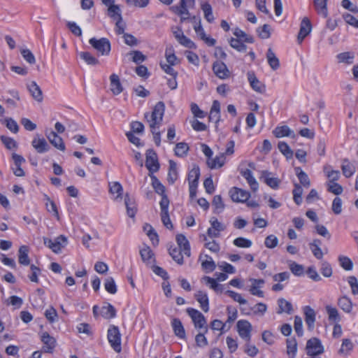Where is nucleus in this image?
Returning a JSON list of instances; mask_svg holds the SVG:
<instances>
[{"mask_svg":"<svg viewBox=\"0 0 358 358\" xmlns=\"http://www.w3.org/2000/svg\"><path fill=\"white\" fill-rule=\"evenodd\" d=\"M278 148L280 152L287 159H292L293 157L294 152L289 148L288 144L284 141H280L278 145Z\"/></svg>","mask_w":358,"mask_h":358,"instance_id":"nucleus-39","label":"nucleus"},{"mask_svg":"<svg viewBox=\"0 0 358 358\" xmlns=\"http://www.w3.org/2000/svg\"><path fill=\"white\" fill-rule=\"evenodd\" d=\"M339 62L350 64L353 62L354 55L349 52H342L337 55Z\"/></svg>","mask_w":358,"mask_h":358,"instance_id":"nucleus-52","label":"nucleus"},{"mask_svg":"<svg viewBox=\"0 0 358 358\" xmlns=\"http://www.w3.org/2000/svg\"><path fill=\"white\" fill-rule=\"evenodd\" d=\"M32 146L38 153H44L48 152L50 147L43 138H34L31 142Z\"/></svg>","mask_w":358,"mask_h":358,"instance_id":"nucleus-16","label":"nucleus"},{"mask_svg":"<svg viewBox=\"0 0 358 358\" xmlns=\"http://www.w3.org/2000/svg\"><path fill=\"white\" fill-rule=\"evenodd\" d=\"M164 110V103L162 101L157 103L150 115L151 119L150 120H148V122H150V129H155L156 127L158 128L159 127L163 120Z\"/></svg>","mask_w":358,"mask_h":358,"instance_id":"nucleus-2","label":"nucleus"},{"mask_svg":"<svg viewBox=\"0 0 358 358\" xmlns=\"http://www.w3.org/2000/svg\"><path fill=\"white\" fill-rule=\"evenodd\" d=\"M213 71L215 74L221 79H225L229 76V71L226 64L220 61L213 63Z\"/></svg>","mask_w":358,"mask_h":358,"instance_id":"nucleus-11","label":"nucleus"},{"mask_svg":"<svg viewBox=\"0 0 358 358\" xmlns=\"http://www.w3.org/2000/svg\"><path fill=\"white\" fill-rule=\"evenodd\" d=\"M120 12V8L117 5H115L113 3L108 6V14L110 17L115 20L119 19V17L121 16Z\"/></svg>","mask_w":358,"mask_h":358,"instance_id":"nucleus-53","label":"nucleus"},{"mask_svg":"<svg viewBox=\"0 0 358 358\" xmlns=\"http://www.w3.org/2000/svg\"><path fill=\"white\" fill-rule=\"evenodd\" d=\"M201 10L203 12L205 19L210 23H212L215 18L213 14V9L210 4L208 2L201 4Z\"/></svg>","mask_w":358,"mask_h":358,"instance_id":"nucleus-36","label":"nucleus"},{"mask_svg":"<svg viewBox=\"0 0 358 358\" xmlns=\"http://www.w3.org/2000/svg\"><path fill=\"white\" fill-rule=\"evenodd\" d=\"M43 243L45 246L50 248L53 252L58 254L67 244V238L64 235L59 236L55 240L44 237Z\"/></svg>","mask_w":358,"mask_h":358,"instance_id":"nucleus-4","label":"nucleus"},{"mask_svg":"<svg viewBox=\"0 0 358 358\" xmlns=\"http://www.w3.org/2000/svg\"><path fill=\"white\" fill-rule=\"evenodd\" d=\"M169 255L171 256L173 259L176 261L178 264L182 265L183 264V257L182 255V251L178 248L171 247L169 249Z\"/></svg>","mask_w":358,"mask_h":358,"instance_id":"nucleus-42","label":"nucleus"},{"mask_svg":"<svg viewBox=\"0 0 358 358\" xmlns=\"http://www.w3.org/2000/svg\"><path fill=\"white\" fill-rule=\"evenodd\" d=\"M176 241L180 248L178 249L182 250L184 255L189 257L191 254L190 246L186 237L183 234H178L176 236Z\"/></svg>","mask_w":358,"mask_h":358,"instance_id":"nucleus-18","label":"nucleus"},{"mask_svg":"<svg viewBox=\"0 0 358 358\" xmlns=\"http://www.w3.org/2000/svg\"><path fill=\"white\" fill-rule=\"evenodd\" d=\"M278 304L279 309L277 311L278 313H282L283 312H285L288 314H290L292 311V305L290 302L285 300V299H279L278 300Z\"/></svg>","mask_w":358,"mask_h":358,"instance_id":"nucleus-35","label":"nucleus"},{"mask_svg":"<svg viewBox=\"0 0 358 358\" xmlns=\"http://www.w3.org/2000/svg\"><path fill=\"white\" fill-rule=\"evenodd\" d=\"M106 290L110 294H115L117 292V287L112 277H108L104 282Z\"/></svg>","mask_w":358,"mask_h":358,"instance_id":"nucleus-51","label":"nucleus"},{"mask_svg":"<svg viewBox=\"0 0 358 358\" xmlns=\"http://www.w3.org/2000/svg\"><path fill=\"white\" fill-rule=\"evenodd\" d=\"M234 35L239 38L241 41L248 43H253L254 38L252 36L247 34L245 31H242L239 28H236L234 31Z\"/></svg>","mask_w":358,"mask_h":358,"instance_id":"nucleus-37","label":"nucleus"},{"mask_svg":"<svg viewBox=\"0 0 358 358\" xmlns=\"http://www.w3.org/2000/svg\"><path fill=\"white\" fill-rule=\"evenodd\" d=\"M45 316L50 323L56 322L58 318L57 310L53 307H50L45 310Z\"/></svg>","mask_w":358,"mask_h":358,"instance_id":"nucleus-58","label":"nucleus"},{"mask_svg":"<svg viewBox=\"0 0 358 358\" xmlns=\"http://www.w3.org/2000/svg\"><path fill=\"white\" fill-rule=\"evenodd\" d=\"M320 272L326 278L331 277L333 273L332 268L327 262H322L321 263Z\"/></svg>","mask_w":358,"mask_h":358,"instance_id":"nucleus-60","label":"nucleus"},{"mask_svg":"<svg viewBox=\"0 0 358 358\" xmlns=\"http://www.w3.org/2000/svg\"><path fill=\"white\" fill-rule=\"evenodd\" d=\"M41 341L44 344V346L43 347V352L48 353L52 352L56 344L55 339L50 336L48 332H44L42 334Z\"/></svg>","mask_w":358,"mask_h":358,"instance_id":"nucleus-13","label":"nucleus"},{"mask_svg":"<svg viewBox=\"0 0 358 358\" xmlns=\"http://www.w3.org/2000/svg\"><path fill=\"white\" fill-rule=\"evenodd\" d=\"M231 199L235 202L243 203L250 196V192L238 187H233L229 191Z\"/></svg>","mask_w":358,"mask_h":358,"instance_id":"nucleus-10","label":"nucleus"},{"mask_svg":"<svg viewBox=\"0 0 358 358\" xmlns=\"http://www.w3.org/2000/svg\"><path fill=\"white\" fill-rule=\"evenodd\" d=\"M80 57L89 65H96L99 63V60L89 52H81Z\"/></svg>","mask_w":358,"mask_h":358,"instance_id":"nucleus-47","label":"nucleus"},{"mask_svg":"<svg viewBox=\"0 0 358 358\" xmlns=\"http://www.w3.org/2000/svg\"><path fill=\"white\" fill-rule=\"evenodd\" d=\"M144 231L147 232V235L150 238V241L152 242L153 245H157L159 243L158 235L152 228V227L150 224H146L144 227Z\"/></svg>","mask_w":358,"mask_h":358,"instance_id":"nucleus-44","label":"nucleus"},{"mask_svg":"<svg viewBox=\"0 0 358 358\" xmlns=\"http://www.w3.org/2000/svg\"><path fill=\"white\" fill-rule=\"evenodd\" d=\"M306 350L307 355L310 356H317L324 352L321 341L317 338H312L307 341Z\"/></svg>","mask_w":358,"mask_h":358,"instance_id":"nucleus-6","label":"nucleus"},{"mask_svg":"<svg viewBox=\"0 0 358 358\" xmlns=\"http://www.w3.org/2000/svg\"><path fill=\"white\" fill-rule=\"evenodd\" d=\"M189 149V146L186 143H178L176 145L175 155L179 157H183L187 155Z\"/></svg>","mask_w":358,"mask_h":358,"instance_id":"nucleus-45","label":"nucleus"},{"mask_svg":"<svg viewBox=\"0 0 358 358\" xmlns=\"http://www.w3.org/2000/svg\"><path fill=\"white\" fill-rule=\"evenodd\" d=\"M165 57L167 62L170 65H176L177 57L174 53V50L172 48H166L165 52Z\"/></svg>","mask_w":358,"mask_h":358,"instance_id":"nucleus-62","label":"nucleus"},{"mask_svg":"<svg viewBox=\"0 0 358 358\" xmlns=\"http://www.w3.org/2000/svg\"><path fill=\"white\" fill-rule=\"evenodd\" d=\"M195 298L200 303L201 309L206 313L208 312L209 310V302L206 293L199 291L195 294Z\"/></svg>","mask_w":358,"mask_h":358,"instance_id":"nucleus-25","label":"nucleus"},{"mask_svg":"<svg viewBox=\"0 0 358 358\" xmlns=\"http://www.w3.org/2000/svg\"><path fill=\"white\" fill-rule=\"evenodd\" d=\"M225 156L224 153L216 156L210 162H208V165L210 169H215L217 167H222L225 163Z\"/></svg>","mask_w":358,"mask_h":358,"instance_id":"nucleus-41","label":"nucleus"},{"mask_svg":"<svg viewBox=\"0 0 358 358\" xmlns=\"http://www.w3.org/2000/svg\"><path fill=\"white\" fill-rule=\"evenodd\" d=\"M343 174L346 178L351 177L356 171L355 166L348 159H344L341 165Z\"/></svg>","mask_w":358,"mask_h":358,"instance_id":"nucleus-30","label":"nucleus"},{"mask_svg":"<svg viewBox=\"0 0 358 358\" xmlns=\"http://www.w3.org/2000/svg\"><path fill=\"white\" fill-rule=\"evenodd\" d=\"M305 315V321L309 330L314 329V324L315 322V312L310 306H306L303 308Z\"/></svg>","mask_w":358,"mask_h":358,"instance_id":"nucleus-17","label":"nucleus"},{"mask_svg":"<svg viewBox=\"0 0 358 358\" xmlns=\"http://www.w3.org/2000/svg\"><path fill=\"white\" fill-rule=\"evenodd\" d=\"M338 261L340 263L341 266L346 270V271H351L353 268V263L352 260L345 256H339L338 257Z\"/></svg>","mask_w":358,"mask_h":358,"instance_id":"nucleus-50","label":"nucleus"},{"mask_svg":"<svg viewBox=\"0 0 358 358\" xmlns=\"http://www.w3.org/2000/svg\"><path fill=\"white\" fill-rule=\"evenodd\" d=\"M268 64L273 70H277L280 67V61L271 48H268L266 52Z\"/></svg>","mask_w":358,"mask_h":358,"instance_id":"nucleus-28","label":"nucleus"},{"mask_svg":"<svg viewBox=\"0 0 358 358\" xmlns=\"http://www.w3.org/2000/svg\"><path fill=\"white\" fill-rule=\"evenodd\" d=\"M297 351V343L295 338L287 339V353L291 358H294Z\"/></svg>","mask_w":358,"mask_h":358,"instance_id":"nucleus-38","label":"nucleus"},{"mask_svg":"<svg viewBox=\"0 0 358 358\" xmlns=\"http://www.w3.org/2000/svg\"><path fill=\"white\" fill-rule=\"evenodd\" d=\"M27 88L31 93L32 97L38 102L43 101V94L40 87L35 81H31L28 85Z\"/></svg>","mask_w":358,"mask_h":358,"instance_id":"nucleus-20","label":"nucleus"},{"mask_svg":"<svg viewBox=\"0 0 358 358\" xmlns=\"http://www.w3.org/2000/svg\"><path fill=\"white\" fill-rule=\"evenodd\" d=\"M348 282L350 285L352 290V294L354 295L358 294V280L354 275L348 278Z\"/></svg>","mask_w":358,"mask_h":358,"instance_id":"nucleus-64","label":"nucleus"},{"mask_svg":"<svg viewBox=\"0 0 358 358\" xmlns=\"http://www.w3.org/2000/svg\"><path fill=\"white\" fill-rule=\"evenodd\" d=\"M338 306L345 313H350L352 309V302L348 296H342L338 299Z\"/></svg>","mask_w":358,"mask_h":358,"instance_id":"nucleus-33","label":"nucleus"},{"mask_svg":"<svg viewBox=\"0 0 358 358\" xmlns=\"http://www.w3.org/2000/svg\"><path fill=\"white\" fill-rule=\"evenodd\" d=\"M213 206L215 207V213H220L224 208V204L220 195H215L213 199Z\"/></svg>","mask_w":358,"mask_h":358,"instance_id":"nucleus-48","label":"nucleus"},{"mask_svg":"<svg viewBox=\"0 0 358 358\" xmlns=\"http://www.w3.org/2000/svg\"><path fill=\"white\" fill-rule=\"evenodd\" d=\"M107 338L112 348L116 352H120L121 347V334L119 328L115 325H110L108 329Z\"/></svg>","mask_w":358,"mask_h":358,"instance_id":"nucleus-1","label":"nucleus"},{"mask_svg":"<svg viewBox=\"0 0 358 358\" xmlns=\"http://www.w3.org/2000/svg\"><path fill=\"white\" fill-rule=\"evenodd\" d=\"M89 43L101 55L106 56L110 54L111 46L108 38H101L99 39H96V38H92L90 39Z\"/></svg>","mask_w":358,"mask_h":358,"instance_id":"nucleus-3","label":"nucleus"},{"mask_svg":"<svg viewBox=\"0 0 358 358\" xmlns=\"http://www.w3.org/2000/svg\"><path fill=\"white\" fill-rule=\"evenodd\" d=\"M101 315L106 319L113 318L116 316V310L113 306L109 303H106V305L101 308Z\"/></svg>","mask_w":358,"mask_h":358,"instance_id":"nucleus-34","label":"nucleus"},{"mask_svg":"<svg viewBox=\"0 0 358 358\" xmlns=\"http://www.w3.org/2000/svg\"><path fill=\"white\" fill-rule=\"evenodd\" d=\"M273 134L276 138L290 136L292 138H295L296 137L294 131L290 129L289 127L287 125L275 127L273 131Z\"/></svg>","mask_w":358,"mask_h":358,"instance_id":"nucleus-15","label":"nucleus"},{"mask_svg":"<svg viewBox=\"0 0 358 358\" xmlns=\"http://www.w3.org/2000/svg\"><path fill=\"white\" fill-rule=\"evenodd\" d=\"M45 199L47 201L45 203L47 210L49 212L52 211L54 215L57 217V219H59V213L55 203L46 194H45Z\"/></svg>","mask_w":358,"mask_h":358,"instance_id":"nucleus-56","label":"nucleus"},{"mask_svg":"<svg viewBox=\"0 0 358 358\" xmlns=\"http://www.w3.org/2000/svg\"><path fill=\"white\" fill-rule=\"evenodd\" d=\"M152 179V185L155 190V192L162 195L166 194H165V187L161 183V182L157 179V178L155 176L152 175L151 176Z\"/></svg>","mask_w":358,"mask_h":358,"instance_id":"nucleus-46","label":"nucleus"},{"mask_svg":"<svg viewBox=\"0 0 358 358\" xmlns=\"http://www.w3.org/2000/svg\"><path fill=\"white\" fill-rule=\"evenodd\" d=\"M110 90L113 94L115 95L120 94L122 90L123 87L120 81V78L117 75L113 73L110 76Z\"/></svg>","mask_w":358,"mask_h":358,"instance_id":"nucleus-22","label":"nucleus"},{"mask_svg":"<svg viewBox=\"0 0 358 358\" xmlns=\"http://www.w3.org/2000/svg\"><path fill=\"white\" fill-rule=\"evenodd\" d=\"M327 1L328 0H313L315 8L317 13L324 17H327Z\"/></svg>","mask_w":358,"mask_h":358,"instance_id":"nucleus-26","label":"nucleus"},{"mask_svg":"<svg viewBox=\"0 0 358 358\" xmlns=\"http://www.w3.org/2000/svg\"><path fill=\"white\" fill-rule=\"evenodd\" d=\"M141 259L147 265L152 264L155 262L154 253L150 247H146L140 250Z\"/></svg>","mask_w":358,"mask_h":358,"instance_id":"nucleus-27","label":"nucleus"},{"mask_svg":"<svg viewBox=\"0 0 358 358\" xmlns=\"http://www.w3.org/2000/svg\"><path fill=\"white\" fill-rule=\"evenodd\" d=\"M171 326L176 336L184 338L185 331L181 321L178 318H174L171 321Z\"/></svg>","mask_w":358,"mask_h":358,"instance_id":"nucleus-24","label":"nucleus"},{"mask_svg":"<svg viewBox=\"0 0 358 358\" xmlns=\"http://www.w3.org/2000/svg\"><path fill=\"white\" fill-rule=\"evenodd\" d=\"M242 176L247 180L253 192L257 190L259 184L256 179L254 178L252 171L250 169H245L241 171Z\"/></svg>","mask_w":358,"mask_h":358,"instance_id":"nucleus-21","label":"nucleus"},{"mask_svg":"<svg viewBox=\"0 0 358 358\" xmlns=\"http://www.w3.org/2000/svg\"><path fill=\"white\" fill-rule=\"evenodd\" d=\"M311 30L312 24L310 20L307 17H303L301 22L300 29L297 36V41L299 44L310 33Z\"/></svg>","mask_w":358,"mask_h":358,"instance_id":"nucleus-9","label":"nucleus"},{"mask_svg":"<svg viewBox=\"0 0 358 358\" xmlns=\"http://www.w3.org/2000/svg\"><path fill=\"white\" fill-rule=\"evenodd\" d=\"M109 191L111 194H117V198L120 197L122 194V187L118 182H113L112 183H109Z\"/></svg>","mask_w":358,"mask_h":358,"instance_id":"nucleus-57","label":"nucleus"},{"mask_svg":"<svg viewBox=\"0 0 358 358\" xmlns=\"http://www.w3.org/2000/svg\"><path fill=\"white\" fill-rule=\"evenodd\" d=\"M326 310L328 314V317L330 321H336L339 320V315L336 308L330 306H326Z\"/></svg>","mask_w":358,"mask_h":358,"instance_id":"nucleus-63","label":"nucleus"},{"mask_svg":"<svg viewBox=\"0 0 358 358\" xmlns=\"http://www.w3.org/2000/svg\"><path fill=\"white\" fill-rule=\"evenodd\" d=\"M203 280L205 281V282L207 285H210V287L213 289L216 292H222L223 290V286L219 283L217 282V280L213 278H210L209 276H204L203 278Z\"/></svg>","mask_w":358,"mask_h":358,"instance_id":"nucleus-40","label":"nucleus"},{"mask_svg":"<svg viewBox=\"0 0 358 358\" xmlns=\"http://www.w3.org/2000/svg\"><path fill=\"white\" fill-rule=\"evenodd\" d=\"M124 203L128 216L134 217L137 211L136 204L134 200L129 197L128 194L125 195Z\"/></svg>","mask_w":358,"mask_h":358,"instance_id":"nucleus-23","label":"nucleus"},{"mask_svg":"<svg viewBox=\"0 0 358 358\" xmlns=\"http://www.w3.org/2000/svg\"><path fill=\"white\" fill-rule=\"evenodd\" d=\"M237 329L239 336L247 342H250L252 331L251 324L248 320H239L237 322Z\"/></svg>","mask_w":358,"mask_h":358,"instance_id":"nucleus-8","label":"nucleus"},{"mask_svg":"<svg viewBox=\"0 0 358 358\" xmlns=\"http://www.w3.org/2000/svg\"><path fill=\"white\" fill-rule=\"evenodd\" d=\"M229 43L231 48L238 52H245L247 50V46L243 43V41H241L239 38H231Z\"/></svg>","mask_w":358,"mask_h":358,"instance_id":"nucleus-43","label":"nucleus"},{"mask_svg":"<svg viewBox=\"0 0 358 358\" xmlns=\"http://www.w3.org/2000/svg\"><path fill=\"white\" fill-rule=\"evenodd\" d=\"M145 166L152 173L159 169L157 154L152 149L146 151Z\"/></svg>","mask_w":358,"mask_h":358,"instance_id":"nucleus-7","label":"nucleus"},{"mask_svg":"<svg viewBox=\"0 0 358 358\" xmlns=\"http://www.w3.org/2000/svg\"><path fill=\"white\" fill-rule=\"evenodd\" d=\"M294 170L300 183L304 187H309L310 185V181L308 175L303 170H301L300 167H296Z\"/></svg>","mask_w":358,"mask_h":358,"instance_id":"nucleus-32","label":"nucleus"},{"mask_svg":"<svg viewBox=\"0 0 358 358\" xmlns=\"http://www.w3.org/2000/svg\"><path fill=\"white\" fill-rule=\"evenodd\" d=\"M201 267L206 272H211L215 269L216 264H215V262L213 260V259L210 258V260L203 259L201 262Z\"/></svg>","mask_w":358,"mask_h":358,"instance_id":"nucleus-61","label":"nucleus"},{"mask_svg":"<svg viewBox=\"0 0 358 358\" xmlns=\"http://www.w3.org/2000/svg\"><path fill=\"white\" fill-rule=\"evenodd\" d=\"M0 139L6 148L8 150L16 148L17 146L16 141L12 138L1 136Z\"/></svg>","mask_w":358,"mask_h":358,"instance_id":"nucleus-54","label":"nucleus"},{"mask_svg":"<svg viewBox=\"0 0 358 358\" xmlns=\"http://www.w3.org/2000/svg\"><path fill=\"white\" fill-rule=\"evenodd\" d=\"M46 136L50 143L56 148L62 151L65 150V145L64 143L63 139L59 136H58L56 132L50 131L49 134H46Z\"/></svg>","mask_w":358,"mask_h":358,"instance_id":"nucleus-14","label":"nucleus"},{"mask_svg":"<svg viewBox=\"0 0 358 358\" xmlns=\"http://www.w3.org/2000/svg\"><path fill=\"white\" fill-rule=\"evenodd\" d=\"M234 244L238 248H248L252 245V241L243 237L236 238L234 241Z\"/></svg>","mask_w":358,"mask_h":358,"instance_id":"nucleus-55","label":"nucleus"},{"mask_svg":"<svg viewBox=\"0 0 358 358\" xmlns=\"http://www.w3.org/2000/svg\"><path fill=\"white\" fill-rule=\"evenodd\" d=\"M247 76L251 87L255 91L259 93L265 92V86L257 79L253 71H248Z\"/></svg>","mask_w":358,"mask_h":358,"instance_id":"nucleus-12","label":"nucleus"},{"mask_svg":"<svg viewBox=\"0 0 358 358\" xmlns=\"http://www.w3.org/2000/svg\"><path fill=\"white\" fill-rule=\"evenodd\" d=\"M178 179L177 164L173 160H169V169L168 173V182L173 185Z\"/></svg>","mask_w":358,"mask_h":358,"instance_id":"nucleus-31","label":"nucleus"},{"mask_svg":"<svg viewBox=\"0 0 358 358\" xmlns=\"http://www.w3.org/2000/svg\"><path fill=\"white\" fill-rule=\"evenodd\" d=\"M328 191L336 195H340L342 194L343 189V187L337 182H329L327 184Z\"/></svg>","mask_w":358,"mask_h":358,"instance_id":"nucleus-59","label":"nucleus"},{"mask_svg":"<svg viewBox=\"0 0 358 358\" xmlns=\"http://www.w3.org/2000/svg\"><path fill=\"white\" fill-rule=\"evenodd\" d=\"M289 268L292 273L296 276H301V275L303 274V266L301 264L296 263L295 262L291 261L289 263Z\"/></svg>","mask_w":358,"mask_h":358,"instance_id":"nucleus-49","label":"nucleus"},{"mask_svg":"<svg viewBox=\"0 0 358 358\" xmlns=\"http://www.w3.org/2000/svg\"><path fill=\"white\" fill-rule=\"evenodd\" d=\"M29 248L26 245H22L18 250V262L20 264L27 266L30 264L28 256Z\"/></svg>","mask_w":358,"mask_h":358,"instance_id":"nucleus-29","label":"nucleus"},{"mask_svg":"<svg viewBox=\"0 0 358 358\" xmlns=\"http://www.w3.org/2000/svg\"><path fill=\"white\" fill-rule=\"evenodd\" d=\"M187 313L192 318L196 329H203L205 332H208L206 320L201 312L194 308H188L187 309Z\"/></svg>","mask_w":358,"mask_h":358,"instance_id":"nucleus-5","label":"nucleus"},{"mask_svg":"<svg viewBox=\"0 0 358 358\" xmlns=\"http://www.w3.org/2000/svg\"><path fill=\"white\" fill-rule=\"evenodd\" d=\"M271 173L268 171H264L262 173V178L264 179V182L272 189H278L280 182V180L277 178L271 177Z\"/></svg>","mask_w":358,"mask_h":358,"instance_id":"nucleus-19","label":"nucleus"}]
</instances>
